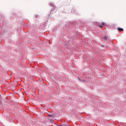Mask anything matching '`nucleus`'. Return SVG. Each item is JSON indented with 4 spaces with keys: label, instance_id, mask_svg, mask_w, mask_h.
Returning <instances> with one entry per match:
<instances>
[{
    "label": "nucleus",
    "instance_id": "1",
    "mask_svg": "<svg viewBox=\"0 0 126 126\" xmlns=\"http://www.w3.org/2000/svg\"><path fill=\"white\" fill-rule=\"evenodd\" d=\"M117 30H118V31H120V32H122V31H124V29L123 28H118Z\"/></svg>",
    "mask_w": 126,
    "mask_h": 126
},
{
    "label": "nucleus",
    "instance_id": "2",
    "mask_svg": "<svg viewBox=\"0 0 126 126\" xmlns=\"http://www.w3.org/2000/svg\"><path fill=\"white\" fill-rule=\"evenodd\" d=\"M103 39H104L105 41H107V40H108V37L106 35H105Z\"/></svg>",
    "mask_w": 126,
    "mask_h": 126
},
{
    "label": "nucleus",
    "instance_id": "3",
    "mask_svg": "<svg viewBox=\"0 0 126 126\" xmlns=\"http://www.w3.org/2000/svg\"><path fill=\"white\" fill-rule=\"evenodd\" d=\"M105 24H106V23H105V22L102 23V25H105Z\"/></svg>",
    "mask_w": 126,
    "mask_h": 126
},
{
    "label": "nucleus",
    "instance_id": "4",
    "mask_svg": "<svg viewBox=\"0 0 126 126\" xmlns=\"http://www.w3.org/2000/svg\"><path fill=\"white\" fill-rule=\"evenodd\" d=\"M99 27H100V28H102V26H99Z\"/></svg>",
    "mask_w": 126,
    "mask_h": 126
}]
</instances>
